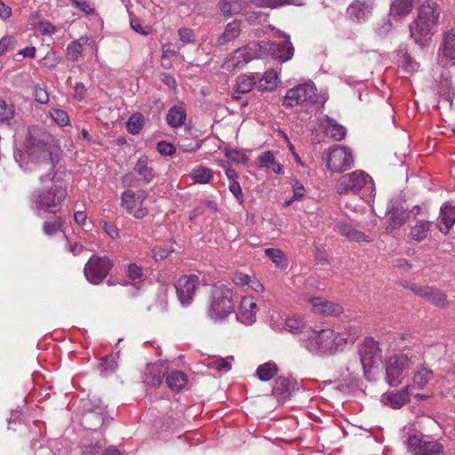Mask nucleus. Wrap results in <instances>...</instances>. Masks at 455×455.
<instances>
[{
	"label": "nucleus",
	"instance_id": "f257e3e1",
	"mask_svg": "<svg viewBox=\"0 0 455 455\" xmlns=\"http://www.w3.org/2000/svg\"><path fill=\"white\" fill-rule=\"evenodd\" d=\"M24 155L15 151L13 156L21 169L27 172L44 171L40 175L42 183L54 180L53 169L59 163L61 149L53 136L42 126L28 128L24 142Z\"/></svg>",
	"mask_w": 455,
	"mask_h": 455
},
{
	"label": "nucleus",
	"instance_id": "f03ea898",
	"mask_svg": "<svg viewBox=\"0 0 455 455\" xmlns=\"http://www.w3.org/2000/svg\"><path fill=\"white\" fill-rule=\"evenodd\" d=\"M336 333L331 329H307L299 337L300 345L311 354H331L336 349Z\"/></svg>",
	"mask_w": 455,
	"mask_h": 455
},
{
	"label": "nucleus",
	"instance_id": "7ed1b4c3",
	"mask_svg": "<svg viewBox=\"0 0 455 455\" xmlns=\"http://www.w3.org/2000/svg\"><path fill=\"white\" fill-rule=\"evenodd\" d=\"M440 10L435 3L423 4L418 12L417 18L410 26L411 36L416 44H420L422 38L428 36L437 26Z\"/></svg>",
	"mask_w": 455,
	"mask_h": 455
},
{
	"label": "nucleus",
	"instance_id": "20e7f679",
	"mask_svg": "<svg viewBox=\"0 0 455 455\" xmlns=\"http://www.w3.org/2000/svg\"><path fill=\"white\" fill-rule=\"evenodd\" d=\"M66 196L67 190L60 186L54 185L47 189H38L32 194V207L39 216L44 212L56 214Z\"/></svg>",
	"mask_w": 455,
	"mask_h": 455
},
{
	"label": "nucleus",
	"instance_id": "39448f33",
	"mask_svg": "<svg viewBox=\"0 0 455 455\" xmlns=\"http://www.w3.org/2000/svg\"><path fill=\"white\" fill-rule=\"evenodd\" d=\"M234 311L233 291L224 284L212 291L208 316L213 321L223 320Z\"/></svg>",
	"mask_w": 455,
	"mask_h": 455
},
{
	"label": "nucleus",
	"instance_id": "423d86ee",
	"mask_svg": "<svg viewBox=\"0 0 455 455\" xmlns=\"http://www.w3.org/2000/svg\"><path fill=\"white\" fill-rule=\"evenodd\" d=\"M361 190L371 196L375 191L374 182L371 177L363 171L357 170L342 175L337 183V193L347 195L348 193L358 194Z\"/></svg>",
	"mask_w": 455,
	"mask_h": 455
},
{
	"label": "nucleus",
	"instance_id": "0eeeda50",
	"mask_svg": "<svg viewBox=\"0 0 455 455\" xmlns=\"http://www.w3.org/2000/svg\"><path fill=\"white\" fill-rule=\"evenodd\" d=\"M420 358L419 355L401 354L391 357L386 366V379L389 386L397 387L403 379L404 371L410 369Z\"/></svg>",
	"mask_w": 455,
	"mask_h": 455
},
{
	"label": "nucleus",
	"instance_id": "6e6552de",
	"mask_svg": "<svg viewBox=\"0 0 455 455\" xmlns=\"http://www.w3.org/2000/svg\"><path fill=\"white\" fill-rule=\"evenodd\" d=\"M304 102H318L316 89L312 82L301 84L288 90L283 99V105L286 108H293Z\"/></svg>",
	"mask_w": 455,
	"mask_h": 455
},
{
	"label": "nucleus",
	"instance_id": "1a4fd4ad",
	"mask_svg": "<svg viewBox=\"0 0 455 455\" xmlns=\"http://www.w3.org/2000/svg\"><path fill=\"white\" fill-rule=\"evenodd\" d=\"M113 265L107 256L92 255L85 264L84 273L91 283L99 284L108 276Z\"/></svg>",
	"mask_w": 455,
	"mask_h": 455
},
{
	"label": "nucleus",
	"instance_id": "9d476101",
	"mask_svg": "<svg viewBox=\"0 0 455 455\" xmlns=\"http://www.w3.org/2000/svg\"><path fill=\"white\" fill-rule=\"evenodd\" d=\"M327 169L333 173H339L351 168L354 164V157L347 147L333 146L324 159Z\"/></svg>",
	"mask_w": 455,
	"mask_h": 455
},
{
	"label": "nucleus",
	"instance_id": "9b49d317",
	"mask_svg": "<svg viewBox=\"0 0 455 455\" xmlns=\"http://www.w3.org/2000/svg\"><path fill=\"white\" fill-rule=\"evenodd\" d=\"M147 196L148 193L145 190L127 189L121 196L122 206L128 214L141 220L148 214V208L143 205Z\"/></svg>",
	"mask_w": 455,
	"mask_h": 455
},
{
	"label": "nucleus",
	"instance_id": "f8f14e48",
	"mask_svg": "<svg viewBox=\"0 0 455 455\" xmlns=\"http://www.w3.org/2000/svg\"><path fill=\"white\" fill-rule=\"evenodd\" d=\"M361 363L367 376L375 367L382 363V353L378 342L372 338L366 339L359 347Z\"/></svg>",
	"mask_w": 455,
	"mask_h": 455
},
{
	"label": "nucleus",
	"instance_id": "ddd939ff",
	"mask_svg": "<svg viewBox=\"0 0 455 455\" xmlns=\"http://www.w3.org/2000/svg\"><path fill=\"white\" fill-rule=\"evenodd\" d=\"M198 285L199 279L195 275H182L177 280L175 289L182 306L190 305Z\"/></svg>",
	"mask_w": 455,
	"mask_h": 455
},
{
	"label": "nucleus",
	"instance_id": "4468645a",
	"mask_svg": "<svg viewBox=\"0 0 455 455\" xmlns=\"http://www.w3.org/2000/svg\"><path fill=\"white\" fill-rule=\"evenodd\" d=\"M267 48L261 44L252 42L244 47L235 50L231 59V65L234 68H242L251 60L260 56L261 50Z\"/></svg>",
	"mask_w": 455,
	"mask_h": 455
},
{
	"label": "nucleus",
	"instance_id": "2eb2a0df",
	"mask_svg": "<svg viewBox=\"0 0 455 455\" xmlns=\"http://www.w3.org/2000/svg\"><path fill=\"white\" fill-rule=\"evenodd\" d=\"M411 290L414 294L425 298L431 303L443 307L446 304V295L440 290L429 286H419L411 283L405 286Z\"/></svg>",
	"mask_w": 455,
	"mask_h": 455
},
{
	"label": "nucleus",
	"instance_id": "dca6fc26",
	"mask_svg": "<svg viewBox=\"0 0 455 455\" xmlns=\"http://www.w3.org/2000/svg\"><path fill=\"white\" fill-rule=\"evenodd\" d=\"M374 0H355L347 7V14L356 22L366 20L374 8Z\"/></svg>",
	"mask_w": 455,
	"mask_h": 455
},
{
	"label": "nucleus",
	"instance_id": "f3484780",
	"mask_svg": "<svg viewBox=\"0 0 455 455\" xmlns=\"http://www.w3.org/2000/svg\"><path fill=\"white\" fill-rule=\"evenodd\" d=\"M280 37L283 38V41L280 43L272 42L267 50L272 53L275 59L284 62L292 58L294 48L288 35L282 34Z\"/></svg>",
	"mask_w": 455,
	"mask_h": 455
},
{
	"label": "nucleus",
	"instance_id": "a211bd4d",
	"mask_svg": "<svg viewBox=\"0 0 455 455\" xmlns=\"http://www.w3.org/2000/svg\"><path fill=\"white\" fill-rule=\"evenodd\" d=\"M308 301L312 304V311L315 314L337 316L343 311V307L340 304L323 300L321 298L310 297Z\"/></svg>",
	"mask_w": 455,
	"mask_h": 455
},
{
	"label": "nucleus",
	"instance_id": "6ab92c4d",
	"mask_svg": "<svg viewBox=\"0 0 455 455\" xmlns=\"http://www.w3.org/2000/svg\"><path fill=\"white\" fill-rule=\"evenodd\" d=\"M257 303L252 297H243L241 299L239 312L236 314L238 321L251 325L256 321Z\"/></svg>",
	"mask_w": 455,
	"mask_h": 455
},
{
	"label": "nucleus",
	"instance_id": "aec40b11",
	"mask_svg": "<svg viewBox=\"0 0 455 455\" xmlns=\"http://www.w3.org/2000/svg\"><path fill=\"white\" fill-rule=\"evenodd\" d=\"M438 54L448 61H455V28L443 32Z\"/></svg>",
	"mask_w": 455,
	"mask_h": 455
},
{
	"label": "nucleus",
	"instance_id": "412c9836",
	"mask_svg": "<svg viewBox=\"0 0 455 455\" xmlns=\"http://www.w3.org/2000/svg\"><path fill=\"white\" fill-rule=\"evenodd\" d=\"M413 387L406 386L396 393L385 394L382 395V401L394 409H400L410 401L413 395Z\"/></svg>",
	"mask_w": 455,
	"mask_h": 455
},
{
	"label": "nucleus",
	"instance_id": "4be33fe9",
	"mask_svg": "<svg viewBox=\"0 0 455 455\" xmlns=\"http://www.w3.org/2000/svg\"><path fill=\"white\" fill-rule=\"evenodd\" d=\"M320 123L324 132L334 140H342L346 137L347 129L328 116L322 117Z\"/></svg>",
	"mask_w": 455,
	"mask_h": 455
},
{
	"label": "nucleus",
	"instance_id": "5701e85b",
	"mask_svg": "<svg viewBox=\"0 0 455 455\" xmlns=\"http://www.w3.org/2000/svg\"><path fill=\"white\" fill-rule=\"evenodd\" d=\"M296 382L284 377H278L273 387L272 392L279 401L287 400L294 390Z\"/></svg>",
	"mask_w": 455,
	"mask_h": 455
},
{
	"label": "nucleus",
	"instance_id": "b1692460",
	"mask_svg": "<svg viewBox=\"0 0 455 455\" xmlns=\"http://www.w3.org/2000/svg\"><path fill=\"white\" fill-rule=\"evenodd\" d=\"M337 231L343 236L347 237L350 241L357 243H370L371 238L364 233L355 229L350 224L343 221H339L336 225Z\"/></svg>",
	"mask_w": 455,
	"mask_h": 455
},
{
	"label": "nucleus",
	"instance_id": "393cba45",
	"mask_svg": "<svg viewBox=\"0 0 455 455\" xmlns=\"http://www.w3.org/2000/svg\"><path fill=\"white\" fill-rule=\"evenodd\" d=\"M432 222L426 220H417L411 227L409 236L416 242H422L427 239L431 232Z\"/></svg>",
	"mask_w": 455,
	"mask_h": 455
},
{
	"label": "nucleus",
	"instance_id": "a878e982",
	"mask_svg": "<svg viewBox=\"0 0 455 455\" xmlns=\"http://www.w3.org/2000/svg\"><path fill=\"white\" fill-rule=\"evenodd\" d=\"M241 33V23L235 20L227 24L223 33L220 35L216 40V44L222 46L235 40Z\"/></svg>",
	"mask_w": 455,
	"mask_h": 455
},
{
	"label": "nucleus",
	"instance_id": "bb28decb",
	"mask_svg": "<svg viewBox=\"0 0 455 455\" xmlns=\"http://www.w3.org/2000/svg\"><path fill=\"white\" fill-rule=\"evenodd\" d=\"M164 371L161 365L151 363L148 364L144 372L143 381L152 387L158 386L164 378Z\"/></svg>",
	"mask_w": 455,
	"mask_h": 455
},
{
	"label": "nucleus",
	"instance_id": "cd10ccee",
	"mask_svg": "<svg viewBox=\"0 0 455 455\" xmlns=\"http://www.w3.org/2000/svg\"><path fill=\"white\" fill-rule=\"evenodd\" d=\"M187 113L183 107L174 106L171 108L166 116V122L172 128L182 126L186 121Z\"/></svg>",
	"mask_w": 455,
	"mask_h": 455
},
{
	"label": "nucleus",
	"instance_id": "c85d7f7f",
	"mask_svg": "<svg viewBox=\"0 0 455 455\" xmlns=\"http://www.w3.org/2000/svg\"><path fill=\"white\" fill-rule=\"evenodd\" d=\"M92 39L88 36H81L79 39L72 41L67 47V55L72 61L78 60L84 45L90 44Z\"/></svg>",
	"mask_w": 455,
	"mask_h": 455
},
{
	"label": "nucleus",
	"instance_id": "c756f323",
	"mask_svg": "<svg viewBox=\"0 0 455 455\" xmlns=\"http://www.w3.org/2000/svg\"><path fill=\"white\" fill-rule=\"evenodd\" d=\"M259 78V74L256 73L251 76H240L236 78V83L234 87L235 92L247 93L256 84L257 80Z\"/></svg>",
	"mask_w": 455,
	"mask_h": 455
},
{
	"label": "nucleus",
	"instance_id": "7c9ffc66",
	"mask_svg": "<svg viewBox=\"0 0 455 455\" xmlns=\"http://www.w3.org/2000/svg\"><path fill=\"white\" fill-rule=\"evenodd\" d=\"M134 171L147 184L151 182L155 177L154 170L148 165V160L146 156H142L137 161Z\"/></svg>",
	"mask_w": 455,
	"mask_h": 455
},
{
	"label": "nucleus",
	"instance_id": "2f4dec72",
	"mask_svg": "<svg viewBox=\"0 0 455 455\" xmlns=\"http://www.w3.org/2000/svg\"><path fill=\"white\" fill-rule=\"evenodd\" d=\"M413 1L414 0H395L390 7V14L398 18L407 16L412 10Z\"/></svg>",
	"mask_w": 455,
	"mask_h": 455
},
{
	"label": "nucleus",
	"instance_id": "473e14b6",
	"mask_svg": "<svg viewBox=\"0 0 455 455\" xmlns=\"http://www.w3.org/2000/svg\"><path fill=\"white\" fill-rule=\"evenodd\" d=\"M258 161L261 167L271 169L276 174L283 172V166L275 162V155L271 151L262 153L258 157Z\"/></svg>",
	"mask_w": 455,
	"mask_h": 455
},
{
	"label": "nucleus",
	"instance_id": "72a5a7b5",
	"mask_svg": "<svg viewBox=\"0 0 455 455\" xmlns=\"http://www.w3.org/2000/svg\"><path fill=\"white\" fill-rule=\"evenodd\" d=\"M278 372V367L276 363L273 362H267L260 364L256 371V376L261 381H268L272 379Z\"/></svg>",
	"mask_w": 455,
	"mask_h": 455
},
{
	"label": "nucleus",
	"instance_id": "f704fd0d",
	"mask_svg": "<svg viewBox=\"0 0 455 455\" xmlns=\"http://www.w3.org/2000/svg\"><path fill=\"white\" fill-rule=\"evenodd\" d=\"M434 378V372L427 367L422 366L413 375V388H424V387Z\"/></svg>",
	"mask_w": 455,
	"mask_h": 455
},
{
	"label": "nucleus",
	"instance_id": "c9c22d12",
	"mask_svg": "<svg viewBox=\"0 0 455 455\" xmlns=\"http://www.w3.org/2000/svg\"><path fill=\"white\" fill-rule=\"evenodd\" d=\"M187 381V375L180 371H172L166 378L167 385L173 390H180L185 387Z\"/></svg>",
	"mask_w": 455,
	"mask_h": 455
},
{
	"label": "nucleus",
	"instance_id": "e433bc0d",
	"mask_svg": "<svg viewBox=\"0 0 455 455\" xmlns=\"http://www.w3.org/2000/svg\"><path fill=\"white\" fill-rule=\"evenodd\" d=\"M242 0H223L220 3V10L224 16L237 14L243 11Z\"/></svg>",
	"mask_w": 455,
	"mask_h": 455
},
{
	"label": "nucleus",
	"instance_id": "4c0bfd02",
	"mask_svg": "<svg viewBox=\"0 0 455 455\" xmlns=\"http://www.w3.org/2000/svg\"><path fill=\"white\" fill-rule=\"evenodd\" d=\"M143 271L142 268L135 263H131L127 268V277L132 282V287L136 290H140L142 286L143 281Z\"/></svg>",
	"mask_w": 455,
	"mask_h": 455
},
{
	"label": "nucleus",
	"instance_id": "58836bf2",
	"mask_svg": "<svg viewBox=\"0 0 455 455\" xmlns=\"http://www.w3.org/2000/svg\"><path fill=\"white\" fill-rule=\"evenodd\" d=\"M258 80L259 91L272 90L276 85L277 73L273 69H269Z\"/></svg>",
	"mask_w": 455,
	"mask_h": 455
},
{
	"label": "nucleus",
	"instance_id": "ea45409f",
	"mask_svg": "<svg viewBox=\"0 0 455 455\" xmlns=\"http://www.w3.org/2000/svg\"><path fill=\"white\" fill-rule=\"evenodd\" d=\"M14 104L0 99V122L11 124V121L14 118Z\"/></svg>",
	"mask_w": 455,
	"mask_h": 455
},
{
	"label": "nucleus",
	"instance_id": "a19ab883",
	"mask_svg": "<svg viewBox=\"0 0 455 455\" xmlns=\"http://www.w3.org/2000/svg\"><path fill=\"white\" fill-rule=\"evenodd\" d=\"M440 219L447 231L455 223V205L446 204L442 207Z\"/></svg>",
	"mask_w": 455,
	"mask_h": 455
},
{
	"label": "nucleus",
	"instance_id": "79ce46f5",
	"mask_svg": "<svg viewBox=\"0 0 455 455\" xmlns=\"http://www.w3.org/2000/svg\"><path fill=\"white\" fill-rule=\"evenodd\" d=\"M405 222V212L402 211L392 212L387 221L386 230L387 232H393L399 228Z\"/></svg>",
	"mask_w": 455,
	"mask_h": 455
},
{
	"label": "nucleus",
	"instance_id": "37998d69",
	"mask_svg": "<svg viewBox=\"0 0 455 455\" xmlns=\"http://www.w3.org/2000/svg\"><path fill=\"white\" fill-rule=\"evenodd\" d=\"M440 99L451 105L455 96L454 88L449 79H443L439 85L438 89Z\"/></svg>",
	"mask_w": 455,
	"mask_h": 455
},
{
	"label": "nucleus",
	"instance_id": "c03bdc74",
	"mask_svg": "<svg viewBox=\"0 0 455 455\" xmlns=\"http://www.w3.org/2000/svg\"><path fill=\"white\" fill-rule=\"evenodd\" d=\"M266 256H267L277 267L285 268L287 267V260L284 253L275 248H267L264 251Z\"/></svg>",
	"mask_w": 455,
	"mask_h": 455
},
{
	"label": "nucleus",
	"instance_id": "a18cd8bd",
	"mask_svg": "<svg viewBox=\"0 0 455 455\" xmlns=\"http://www.w3.org/2000/svg\"><path fill=\"white\" fill-rule=\"evenodd\" d=\"M191 177L195 182L206 184L212 179V171L204 166H198L193 170Z\"/></svg>",
	"mask_w": 455,
	"mask_h": 455
},
{
	"label": "nucleus",
	"instance_id": "49530a36",
	"mask_svg": "<svg viewBox=\"0 0 455 455\" xmlns=\"http://www.w3.org/2000/svg\"><path fill=\"white\" fill-rule=\"evenodd\" d=\"M424 442L425 439L423 437L417 435H411L408 436L405 444L411 453L413 455H420Z\"/></svg>",
	"mask_w": 455,
	"mask_h": 455
},
{
	"label": "nucleus",
	"instance_id": "de8ad7c7",
	"mask_svg": "<svg viewBox=\"0 0 455 455\" xmlns=\"http://www.w3.org/2000/svg\"><path fill=\"white\" fill-rule=\"evenodd\" d=\"M399 67L403 68L406 73L411 74L418 70V62L408 53H403L399 58Z\"/></svg>",
	"mask_w": 455,
	"mask_h": 455
},
{
	"label": "nucleus",
	"instance_id": "09e8293b",
	"mask_svg": "<svg viewBox=\"0 0 455 455\" xmlns=\"http://www.w3.org/2000/svg\"><path fill=\"white\" fill-rule=\"evenodd\" d=\"M285 327L287 331L294 333H299V336H301L302 332L306 331H303V329L305 328L304 322L299 316H291L286 318Z\"/></svg>",
	"mask_w": 455,
	"mask_h": 455
},
{
	"label": "nucleus",
	"instance_id": "8fccbe9b",
	"mask_svg": "<svg viewBox=\"0 0 455 455\" xmlns=\"http://www.w3.org/2000/svg\"><path fill=\"white\" fill-rule=\"evenodd\" d=\"M420 455H438L443 452V446L436 442L425 439Z\"/></svg>",
	"mask_w": 455,
	"mask_h": 455
},
{
	"label": "nucleus",
	"instance_id": "3c124183",
	"mask_svg": "<svg viewBox=\"0 0 455 455\" xmlns=\"http://www.w3.org/2000/svg\"><path fill=\"white\" fill-rule=\"evenodd\" d=\"M62 225V220L59 216H53L51 220L44 223V232L47 235H52L60 230Z\"/></svg>",
	"mask_w": 455,
	"mask_h": 455
},
{
	"label": "nucleus",
	"instance_id": "603ef678",
	"mask_svg": "<svg viewBox=\"0 0 455 455\" xmlns=\"http://www.w3.org/2000/svg\"><path fill=\"white\" fill-rule=\"evenodd\" d=\"M50 116L52 119L59 125V126H68L69 125V117L67 112L59 108H52L50 110Z\"/></svg>",
	"mask_w": 455,
	"mask_h": 455
},
{
	"label": "nucleus",
	"instance_id": "864d4df0",
	"mask_svg": "<svg viewBox=\"0 0 455 455\" xmlns=\"http://www.w3.org/2000/svg\"><path fill=\"white\" fill-rule=\"evenodd\" d=\"M143 118L141 115L132 116L127 122V130L132 134H138L142 129Z\"/></svg>",
	"mask_w": 455,
	"mask_h": 455
},
{
	"label": "nucleus",
	"instance_id": "5fc2aeb1",
	"mask_svg": "<svg viewBox=\"0 0 455 455\" xmlns=\"http://www.w3.org/2000/svg\"><path fill=\"white\" fill-rule=\"evenodd\" d=\"M76 8L81 12L91 14L94 12L93 4L90 0H68Z\"/></svg>",
	"mask_w": 455,
	"mask_h": 455
},
{
	"label": "nucleus",
	"instance_id": "6e6d98bb",
	"mask_svg": "<svg viewBox=\"0 0 455 455\" xmlns=\"http://www.w3.org/2000/svg\"><path fill=\"white\" fill-rule=\"evenodd\" d=\"M197 216L206 214V211H210V213H214L217 211L216 204L212 201H204L198 204L195 209Z\"/></svg>",
	"mask_w": 455,
	"mask_h": 455
},
{
	"label": "nucleus",
	"instance_id": "4d7b16f0",
	"mask_svg": "<svg viewBox=\"0 0 455 455\" xmlns=\"http://www.w3.org/2000/svg\"><path fill=\"white\" fill-rule=\"evenodd\" d=\"M116 362L114 358V356L112 355H108V356H106L104 357L100 363V368L101 370V371H104L106 373H109V372H112L115 371V369L116 368Z\"/></svg>",
	"mask_w": 455,
	"mask_h": 455
},
{
	"label": "nucleus",
	"instance_id": "13d9d810",
	"mask_svg": "<svg viewBox=\"0 0 455 455\" xmlns=\"http://www.w3.org/2000/svg\"><path fill=\"white\" fill-rule=\"evenodd\" d=\"M179 38L184 44H191L195 42V35L192 29L181 28L178 31Z\"/></svg>",
	"mask_w": 455,
	"mask_h": 455
},
{
	"label": "nucleus",
	"instance_id": "bf43d9fd",
	"mask_svg": "<svg viewBox=\"0 0 455 455\" xmlns=\"http://www.w3.org/2000/svg\"><path fill=\"white\" fill-rule=\"evenodd\" d=\"M34 96L35 100L40 104H46L49 102V94L45 88L38 85L35 86Z\"/></svg>",
	"mask_w": 455,
	"mask_h": 455
},
{
	"label": "nucleus",
	"instance_id": "052dcab7",
	"mask_svg": "<svg viewBox=\"0 0 455 455\" xmlns=\"http://www.w3.org/2000/svg\"><path fill=\"white\" fill-rule=\"evenodd\" d=\"M100 227L106 232V234L112 239L119 237V230L114 224H109L105 220L100 222Z\"/></svg>",
	"mask_w": 455,
	"mask_h": 455
},
{
	"label": "nucleus",
	"instance_id": "680f3d73",
	"mask_svg": "<svg viewBox=\"0 0 455 455\" xmlns=\"http://www.w3.org/2000/svg\"><path fill=\"white\" fill-rule=\"evenodd\" d=\"M210 366L218 371H228L231 369V364L223 358L214 359L210 363Z\"/></svg>",
	"mask_w": 455,
	"mask_h": 455
},
{
	"label": "nucleus",
	"instance_id": "e2e57ef3",
	"mask_svg": "<svg viewBox=\"0 0 455 455\" xmlns=\"http://www.w3.org/2000/svg\"><path fill=\"white\" fill-rule=\"evenodd\" d=\"M15 44V38L11 36H5L0 40V55L7 52L8 50L13 49Z\"/></svg>",
	"mask_w": 455,
	"mask_h": 455
},
{
	"label": "nucleus",
	"instance_id": "0e129e2a",
	"mask_svg": "<svg viewBox=\"0 0 455 455\" xmlns=\"http://www.w3.org/2000/svg\"><path fill=\"white\" fill-rule=\"evenodd\" d=\"M157 151L163 156H172L175 152V148L172 143L160 141L157 143Z\"/></svg>",
	"mask_w": 455,
	"mask_h": 455
},
{
	"label": "nucleus",
	"instance_id": "69168bd1",
	"mask_svg": "<svg viewBox=\"0 0 455 455\" xmlns=\"http://www.w3.org/2000/svg\"><path fill=\"white\" fill-rule=\"evenodd\" d=\"M229 191L234 195V196L236 198V200L240 204L243 203V195L242 188L236 180H234L231 182V184L229 186Z\"/></svg>",
	"mask_w": 455,
	"mask_h": 455
},
{
	"label": "nucleus",
	"instance_id": "338daca9",
	"mask_svg": "<svg viewBox=\"0 0 455 455\" xmlns=\"http://www.w3.org/2000/svg\"><path fill=\"white\" fill-rule=\"evenodd\" d=\"M86 92L87 90L84 84L81 82H78L74 86V98L76 100L81 101L85 98Z\"/></svg>",
	"mask_w": 455,
	"mask_h": 455
},
{
	"label": "nucleus",
	"instance_id": "774afa93",
	"mask_svg": "<svg viewBox=\"0 0 455 455\" xmlns=\"http://www.w3.org/2000/svg\"><path fill=\"white\" fill-rule=\"evenodd\" d=\"M227 156L232 162L236 164H244L247 161L245 155L237 150H231Z\"/></svg>",
	"mask_w": 455,
	"mask_h": 455
}]
</instances>
